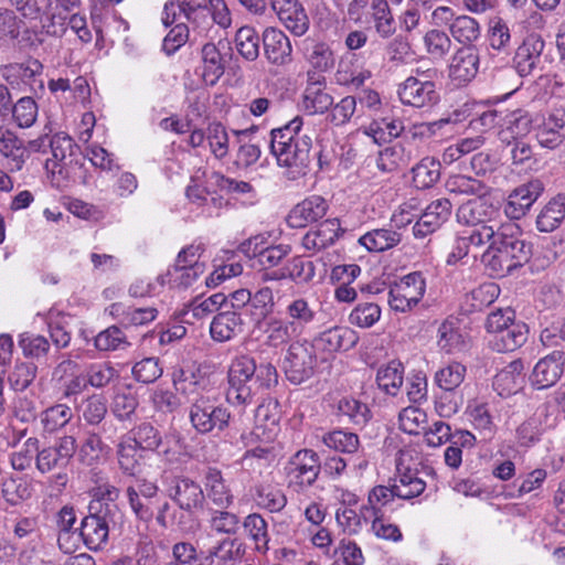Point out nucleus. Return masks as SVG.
Wrapping results in <instances>:
<instances>
[{"label":"nucleus","mask_w":565,"mask_h":565,"mask_svg":"<svg viewBox=\"0 0 565 565\" xmlns=\"http://www.w3.org/2000/svg\"><path fill=\"white\" fill-rule=\"evenodd\" d=\"M141 449L137 446L136 440L127 434L120 437L117 445L118 465L122 472L135 476L140 471L141 467Z\"/></svg>","instance_id":"obj_42"},{"label":"nucleus","mask_w":565,"mask_h":565,"mask_svg":"<svg viewBox=\"0 0 565 565\" xmlns=\"http://www.w3.org/2000/svg\"><path fill=\"white\" fill-rule=\"evenodd\" d=\"M478 70L479 54L472 46H463L451 57L449 76L458 85H462L475 78Z\"/></svg>","instance_id":"obj_26"},{"label":"nucleus","mask_w":565,"mask_h":565,"mask_svg":"<svg viewBox=\"0 0 565 565\" xmlns=\"http://www.w3.org/2000/svg\"><path fill=\"white\" fill-rule=\"evenodd\" d=\"M167 494L181 510L190 513L203 509L205 503L201 486L186 477H174L167 488Z\"/></svg>","instance_id":"obj_17"},{"label":"nucleus","mask_w":565,"mask_h":565,"mask_svg":"<svg viewBox=\"0 0 565 565\" xmlns=\"http://www.w3.org/2000/svg\"><path fill=\"white\" fill-rule=\"evenodd\" d=\"M318 366L316 344L306 340L290 342L285 358L284 372L292 384H301L311 379Z\"/></svg>","instance_id":"obj_5"},{"label":"nucleus","mask_w":565,"mask_h":565,"mask_svg":"<svg viewBox=\"0 0 565 565\" xmlns=\"http://www.w3.org/2000/svg\"><path fill=\"white\" fill-rule=\"evenodd\" d=\"M387 493L384 490L370 491V507L364 509V523H370V532L377 539L399 542L403 534L396 524L384 519L387 503Z\"/></svg>","instance_id":"obj_7"},{"label":"nucleus","mask_w":565,"mask_h":565,"mask_svg":"<svg viewBox=\"0 0 565 565\" xmlns=\"http://www.w3.org/2000/svg\"><path fill=\"white\" fill-rule=\"evenodd\" d=\"M205 271V265H196V267L173 265L166 275L158 277L161 285L169 284L173 288H188L192 286L201 275Z\"/></svg>","instance_id":"obj_48"},{"label":"nucleus","mask_w":565,"mask_h":565,"mask_svg":"<svg viewBox=\"0 0 565 565\" xmlns=\"http://www.w3.org/2000/svg\"><path fill=\"white\" fill-rule=\"evenodd\" d=\"M341 226L338 218H328L311 228L302 237L305 249L317 253L332 246L339 238Z\"/></svg>","instance_id":"obj_27"},{"label":"nucleus","mask_w":565,"mask_h":565,"mask_svg":"<svg viewBox=\"0 0 565 565\" xmlns=\"http://www.w3.org/2000/svg\"><path fill=\"white\" fill-rule=\"evenodd\" d=\"M402 241V234L392 228H375L359 238V243L369 252L380 253L395 247Z\"/></svg>","instance_id":"obj_46"},{"label":"nucleus","mask_w":565,"mask_h":565,"mask_svg":"<svg viewBox=\"0 0 565 565\" xmlns=\"http://www.w3.org/2000/svg\"><path fill=\"white\" fill-rule=\"evenodd\" d=\"M207 498L218 508L227 509L234 501V495L226 483L221 470L209 468L204 477Z\"/></svg>","instance_id":"obj_37"},{"label":"nucleus","mask_w":565,"mask_h":565,"mask_svg":"<svg viewBox=\"0 0 565 565\" xmlns=\"http://www.w3.org/2000/svg\"><path fill=\"white\" fill-rule=\"evenodd\" d=\"M425 290L423 275L418 271L411 273L390 287L388 305L394 311H409L423 299Z\"/></svg>","instance_id":"obj_10"},{"label":"nucleus","mask_w":565,"mask_h":565,"mask_svg":"<svg viewBox=\"0 0 565 565\" xmlns=\"http://www.w3.org/2000/svg\"><path fill=\"white\" fill-rule=\"evenodd\" d=\"M81 0H47L46 19L42 22V29L49 35L62 36L65 31L67 13L76 9Z\"/></svg>","instance_id":"obj_30"},{"label":"nucleus","mask_w":565,"mask_h":565,"mask_svg":"<svg viewBox=\"0 0 565 565\" xmlns=\"http://www.w3.org/2000/svg\"><path fill=\"white\" fill-rule=\"evenodd\" d=\"M32 482L21 477H9L1 482L2 498L11 505H18L32 498Z\"/></svg>","instance_id":"obj_53"},{"label":"nucleus","mask_w":565,"mask_h":565,"mask_svg":"<svg viewBox=\"0 0 565 565\" xmlns=\"http://www.w3.org/2000/svg\"><path fill=\"white\" fill-rule=\"evenodd\" d=\"M286 277L296 282H309L315 277V265L312 262L306 260L302 257H294L285 267L284 271L279 274L277 271L264 273L260 279L266 282Z\"/></svg>","instance_id":"obj_39"},{"label":"nucleus","mask_w":565,"mask_h":565,"mask_svg":"<svg viewBox=\"0 0 565 565\" xmlns=\"http://www.w3.org/2000/svg\"><path fill=\"white\" fill-rule=\"evenodd\" d=\"M109 447L102 440L97 433H88L78 448V460L87 466L94 467L108 454Z\"/></svg>","instance_id":"obj_52"},{"label":"nucleus","mask_w":565,"mask_h":565,"mask_svg":"<svg viewBox=\"0 0 565 565\" xmlns=\"http://www.w3.org/2000/svg\"><path fill=\"white\" fill-rule=\"evenodd\" d=\"M565 218V195L558 194L551 199L536 216V228L542 233H551L559 227Z\"/></svg>","instance_id":"obj_40"},{"label":"nucleus","mask_w":565,"mask_h":565,"mask_svg":"<svg viewBox=\"0 0 565 565\" xmlns=\"http://www.w3.org/2000/svg\"><path fill=\"white\" fill-rule=\"evenodd\" d=\"M397 94L402 104L416 108L430 107L439 99L434 82L413 75L398 85Z\"/></svg>","instance_id":"obj_16"},{"label":"nucleus","mask_w":565,"mask_h":565,"mask_svg":"<svg viewBox=\"0 0 565 565\" xmlns=\"http://www.w3.org/2000/svg\"><path fill=\"white\" fill-rule=\"evenodd\" d=\"M256 372V362L249 355L236 356L228 370L227 401L235 405H247L253 402L256 390L253 380Z\"/></svg>","instance_id":"obj_6"},{"label":"nucleus","mask_w":565,"mask_h":565,"mask_svg":"<svg viewBox=\"0 0 565 565\" xmlns=\"http://www.w3.org/2000/svg\"><path fill=\"white\" fill-rule=\"evenodd\" d=\"M544 185L541 180L533 179L515 188L508 196L503 212L509 221L522 218L541 196Z\"/></svg>","instance_id":"obj_15"},{"label":"nucleus","mask_w":565,"mask_h":565,"mask_svg":"<svg viewBox=\"0 0 565 565\" xmlns=\"http://www.w3.org/2000/svg\"><path fill=\"white\" fill-rule=\"evenodd\" d=\"M281 24L294 35L301 36L309 29V18L298 0H270Z\"/></svg>","instance_id":"obj_20"},{"label":"nucleus","mask_w":565,"mask_h":565,"mask_svg":"<svg viewBox=\"0 0 565 565\" xmlns=\"http://www.w3.org/2000/svg\"><path fill=\"white\" fill-rule=\"evenodd\" d=\"M545 42L539 34L527 35L516 49L513 63L521 76L530 75L541 62Z\"/></svg>","instance_id":"obj_24"},{"label":"nucleus","mask_w":565,"mask_h":565,"mask_svg":"<svg viewBox=\"0 0 565 565\" xmlns=\"http://www.w3.org/2000/svg\"><path fill=\"white\" fill-rule=\"evenodd\" d=\"M359 341L358 333L349 327L330 328L316 339L317 345L329 353L348 351Z\"/></svg>","instance_id":"obj_32"},{"label":"nucleus","mask_w":565,"mask_h":565,"mask_svg":"<svg viewBox=\"0 0 565 565\" xmlns=\"http://www.w3.org/2000/svg\"><path fill=\"white\" fill-rule=\"evenodd\" d=\"M43 64L34 57L23 62H13L2 65L0 74L12 87L36 93L44 89L42 79Z\"/></svg>","instance_id":"obj_9"},{"label":"nucleus","mask_w":565,"mask_h":565,"mask_svg":"<svg viewBox=\"0 0 565 565\" xmlns=\"http://www.w3.org/2000/svg\"><path fill=\"white\" fill-rule=\"evenodd\" d=\"M328 202L320 195H311L292 207L287 222L290 227H305L308 223L322 218L328 211Z\"/></svg>","instance_id":"obj_25"},{"label":"nucleus","mask_w":565,"mask_h":565,"mask_svg":"<svg viewBox=\"0 0 565 565\" xmlns=\"http://www.w3.org/2000/svg\"><path fill=\"white\" fill-rule=\"evenodd\" d=\"M111 315L120 318V321L126 326H143L153 321L157 317V309L153 307L147 308H128L127 310L120 303L111 305Z\"/></svg>","instance_id":"obj_57"},{"label":"nucleus","mask_w":565,"mask_h":565,"mask_svg":"<svg viewBox=\"0 0 565 565\" xmlns=\"http://www.w3.org/2000/svg\"><path fill=\"white\" fill-rule=\"evenodd\" d=\"M0 153L7 160L10 171H20L28 160V149L13 131L0 128Z\"/></svg>","instance_id":"obj_33"},{"label":"nucleus","mask_w":565,"mask_h":565,"mask_svg":"<svg viewBox=\"0 0 565 565\" xmlns=\"http://www.w3.org/2000/svg\"><path fill=\"white\" fill-rule=\"evenodd\" d=\"M321 440L324 446L338 452L354 454L360 448L359 436L344 429L324 433Z\"/></svg>","instance_id":"obj_55"},{"label":"nucleus","mask_w":565,"mask_h":565,"mask_svg":"<svg viewBox=\"0 0 565 565\" xmlns=\"http://www.w3.org/2000/svg\"><path fill=\"white\" fill-rule=\"evenodd\" d=\"M527 333L526 324L514 320L509 328L492 337L490 345L498 352H513L526 342Z\"/></svg>","instance_id":"obj_38"},{"label":"nucleus","mask_w":565,"mask_h":565,"mask_svg":"<svg viewBox=\"0 0 565 565\" xmlns=\"http://www.w3.org/2000/svg\"><path fill=\"white\" fill-rule=\"evenodd\" d=\"M77 449L76 438L65 435L58 438L53 446L38 448L36 469L41 473H49L55 469H64L70 463Z\"/></svg>","instance_id":"obj_13"},{"label":"nucleus","mask_w":565,"mask_h":565,"mask_svg":"<svg viewBox=\"0 0 565 565\" xmlns=\"http://www.w3.org/2000/svg\"><path fill=\"white\" fill-rule=\"evenodd\" d=\"M412 173L416 188H430L439 180L440 163L434 158L426 157L412 169Z\"/></svg>","instance_id":"obj_59"},{"label":"nucleus","mask_w":565,"mask_h":565,"mask_svg":"<svg viewBox=\"0 0 565 565\" xmlns=\"http://www.w3.org/2000/svg\"><path fill=\"white\" fill-rule=\"evenodd\" d=\"M238 53L247 61H255L259 55V36L252 26L239 28L235 35Z\"/></svg>","instance_id":"obj_62"},{"label":"nucleus","mask_w":565,"mask_h":565,"mask_svg":"<svg viewBox=\"0 0 565 565\" xmlns=\"http://www.w3.org/2000/svg\"><path fill=\"white\" fill-rule=\"evenodd\" d=\"M426 489V482L419 477L417 469L406 465L403 457L396 462V476L391 487L375 486L370 491L384 490L387 494V503L394 498L411 500L420 495Z\"/></svg>","instance_id":"obj_11"},{"label":"nucleus","mask_w":565,"mask_h":565,"mask_svg":"<svg viewBox=\"0 0 565 565\" xmlns=\"http://www.w3.org/2000/svg\"><path fill=\"white\" fill-rule=\"evenodd\" d=\"M253 499L258 508L269 512H280L287 504L284 491L270 483L255 486Z\"/></svg>","instance_id":"obj_47"},{"label":"nucleus","mask_w":565,"mask_h":565,"mask_svg":"<svg viewBox=\"0 0 565 565\" xmlns=\"http://www.w3.org/2000/svg\"><path fill=\"white\" fill-rule=\"evenodd\" d=\"M371 17L374 30L381 39H390L396 32L395 20L386 0H372Z\"/></svg>","instance_id":"obj_50"},{"label":"nucleus","mask_w":565,"mask_h":565,"mask_svg":"<svg viewBox=\"0 0 565 565\" xmlns=\"http://www.w3.org/2000/svg\"><path fill=\"white\" fill-rule=\"evenodd\" d=\"M201 55L202 78L205 84L214 85L224 73L222 55L214 43H205Z\"/></svg>","instance_id":"obj_51"},{"label":"nucleus","mask_w":565,"mask_h":565,"mask_svg":"<svg viewBox=\"0 0 565 565\" xmlns=\"http://www.w3.org/2000/svg\"><path fill=\"white\" fill-rule=\"evenodd\" d=\"M172 382L177 392L190 397L201 396L199 394V390L204 382L201 375L195 374L190 370H184L182 367H175L172 373Z\"/></svg>","instance_id":"obj_63"},{"label":"nucleus","mask_w":565,"mask_h":565,"mask_svg":"<svg viewBox=\"0 0 565 565\" xmlns=\"http://www.w3.org/2000/svg\"><path fill=\"white\" fill-rule=\"evenodd\" d=\"M564 362L565 353L563 351H553L541 359L531 374L532 385L537 390L553 386L563 374Z\"/></svg>","instance_id":"obj_23"},{"label":"nucleus","mask_w":565,"mask_h":565,"mask_svg":"<svg viewBox=\"0 0 565 565\" xmlns=\"http://www.w3.org/2000/svg\"><path fill=\"white\" fill-rule=\"evenodd\" d=\"M412 158V151L402 142H396L379 152L375 164L381 172L390 173L406 167Z\"/></svg>","instance_id":"obj_41"},{"label":"nucleus","mask_w":565,"mask_h":565,"mask_svg":"<svg viewBox=\"0 0 565 565\" xmlns=\"http://www.w3.org/2000/svg\"><path fill=\"white\" fill-rule=\"evenodd\" d=\"M278 403L269 401L260 404L255 413V428L254 435L266 441L274 439L278 431L279 415H278Z\"/></svg>","instance_id":"obj_36"},{"label":"nucleus","mask_w":565,"mask_h":565,"mask_svg":"<svg viewBox=\"0 0 565 565\" xmlns=\"http://www.w3.org/2000/svg\"><path fill=\"white\" fill-rule=\"evenodd\" d=\"M523 383V364L515 360L495 374L492 386L500 396L508 397L518 393Z\"/></svg>","instance_id":"obj_35"},{"label":"nucleus","mask_w":565,"mask_h":565,"mask_svg":"<svg viewBox=\"0 0 565 565\" xmlns=\"http://www.w3.org/2000/svg\"><path fill=\"white\" fill-rule=\"evenodd\" d=\"M493 232L491 226L482 225L475 228H466L456 235L451 250L448 253L446 263L447 265H456L458 262L468 256L470 248H480L486 245V239L489 238Z\"/></svg>","instance_id":"obj_21"},{"label":"nucleus","mask_w":565,"mask_h":565,"mask_svg":"<svg viewBox=\"0 0 565 565\" xmlns=\"http://www.w3.org/2000/svg\"><path fill=\"white\" fill-rule=\"evenodd\" d=\"M264 52L267 60L277 65H282L290 60L292 52L289 38L277 28H266L263 32Z\"/></svg>","instance_id":"obj_29"},{"label":"nucleus","mask_w":565,"mask_h":565,"mask_svg":"<svg viewBox=\"0 0 565 565\" xmlns=\"http://www.w3.org/2000/svg\"><path fill=\"white\" fill-rule=\"evenodd\" d=\"M181 12L192 29L198 30L199 34L206 35L207 31L212 28L206 0H183L181 2Z\"/></svg>","instance_id":"obj_44"},{"label":"nucleus","mask_w":565,"mask_h":565,"mask_svg":"<svg viewBox=\"0 0 565 565\" xmlns=\"http://www.w3.org/2000/svg\"><path fill=\"white\" fill-rule=\"evenodd\" d=\"M243 527L249 540L253 541L255 550L259 553H266L269 534L265 519L259 513H250L244 519Z\"/></svg>","instance_id":"obj_54"},{"label":"nucleus","mask_w":565,"mask_h":565,"mask_svg":"<svg viewBox=\"0 0 565 565\" xmlns=\"http://www.w3.org/2000/svg\"><path fill=\"white\" fill-rule=\"evenodd\" d=\"M451 211L452 204L448 199H437L429 203L413 226L414 236L423 238L437 231L449 220Z\"/></svg>","instance_id":"obj_19"},{"label":"nucleus","mask_w":565,"mask_h":565,"mask_svg":"<svg viewBox=\"0 0 565 565\" xmlns=\"http://www.w3.org/2000/svg\"><path fill=\"white\" fill-rule=\"evenodd\" d=\"M305 58L315 70L320 72L331 68L334 64L333 52L324 42H311L307 44Z\"/></svg>","instance_id":"obj_60"},{"label":"nucleus","mask_w":565,"mask_h":565,"mask_svg":"<svg viewBox=\"0 0 565 565\" xmlns=\"http://www.w3.org/2000/svg\"><path fill=\"white\" fill-rule=\"evenodd\" d=\"M338 415L344 416L350 423L359 426L365 425L371 412L366 404L352 397H343L338 403Z\"/></svg>","instance_id":"obj_64"},{"label":"nucleus","mask_w":565,"mask_h":565,"mask_svg":"<svg viewBox=\"0 0 565 565\" xmlns=\"http://www.w3.org/2000/svg\"><path fill=\"white\" fill-rule=\"evenodd\" d=\"M73 418V411L65 404L53 405L41 413V424L47 434L56 433Z\"/></svg>","instance_id":"obj_58"},{"label":"nucleus","mask_w":565,"mask_h":565,"mask_svg":"<svg viewBox=\"0 0 565 565\" xmlns=\"http://www.w3.org/2000/svg\"><path fill=\"white\" fill-rule=\"evenodd\" d=\"M244 321L236 310H226L214 316L210 333L214 341L226 342L243 332Z\"/></svg>","instance_id":"obj_31"},{"label":"nucleus","mask_w":565,"mask_h":565,"mask_svg":"<svg viewBox=\"0 0 565 565\" xmlns=\"http://www.w3.org/2000/svg\"><path fill=\"white\" fill-rule=\"evenodd\" d=\"M284 312L285 316H273L259 323L268 348L278 349L299 338L317 318L312 303L303 297L291 299Z\"/></svg>","instance_id":"obj_3"},{"label":"nucleus","mask_w":565,"mask_h":565,"mask_svg":"<svg viewBox=\"0 0 565 565\" xmlns=\"http://www.w3.org/2000/svg\"><path fill=\"white\" fill-rule=\"evenodd\" d=\"M231 418L232 413L226 405L207 396L194 397L189 411L192 427L203 435L224 431L230 426Z\"/></svg>","instance_id":"obj_4"},{"label":"nucleus","mask_w":565,"mask_h":565,"mask_svg":"<svg viewBox=\"0 0 565 565\" xmlns=\"http://www.w3.org/2000/svg\"><path fill=\"white\" fill-rule=\"evenodd\" d=\"M467 369L459 362H451L435 373V383L445 392H455L463 382Z\"/></svg>","instance_id":"obj_56"},{"label":"nucleus","mask_w":565,"mask_h":565,"mask_svg":"<svg viewBox=\"0 0 565 565\" xmlns=\"http://www.w3.org/2000/svg\"><path fill=\"white\" fill-rule=\"evenodd\" d=\"M302 126L303 118L296 116L270 131V152L289 180H297L309 172L312 140L307 135H300Z\"/></svg>","instance_id":"obj_2"},{"label":"nucleus","mask_w":565,"mask_h":565,"mask_svg":"<svg viewBox=\"0 0 565 565\" xmlns=\"http://www.w3.org/2000/svg\"><path fill=\"white\" fill-rule=\"evenodd\" d=\"M136 440L142 451H157L162 445L160 431L150 423H142L127 434Z\"/></svg>","instance_id":"obj_61"},{"label":"nucleus","mask_w":565,"mask_h":565,"mask_svg":"<svg viewBox=\"0 0 565 565\" xmlns=\"http://www.w3.org/2000/svg\"><path fill=\"white\" fill-rule=\"evenodd\" d=\"M376 383L384 393L396 396L404 383V365L398 360H392L379 367Z\"/></svg>","instance_id":"obj_45"},{"label":"nucleus","mask_w":565,"mask_h":565,"mask_svg":"<svg viewBox=\"0 0 565 565\" xmlns=\"http://www.w3.org/2000/svg\"><path fill=\"white\" fill-rule=\"evenodd\" d=\"M565 111L556 110L547 117L535 119L534 132L539 145L546 149H556L565 140Z\"/></svg>","instance_id":"obj_22"},{"label":"nucleus","mask_w":565,"mask_h":565,"mask_svg":"<svg viewBox=\"0 0 565 565\" xmlns=\"http://www.w3.org/2000/svg\"><path fill=\"white\" fill-rule=\"evenodd\" d=\"M449 32L455 41L471 46L481 36V25L475 18L466 14L456 17L450 24Z\"/></svg>","instance_id":"obj_49"},{"label":"nucleus","mask_w":565,"mask_h":565,"mask_svg":"<svg viewBox=\"0 0 565 565\" xmlns=\"http://www.w3.org/2000/svg\"><path fill=\"white\" fill-rule=\"evenodd\" d=\"M245 554L244 543L238 539L225 537L209 550L210 565H237Z\"/></svg>","instance_id":"obj_34"},{"label":"nucleus","mask_w":565,"mask_h":565,"mask_svg":"<svg viewBox=\"0 0 565 565\" xmlns=\"http://www.w3.org/2000/svg\"><path fill=\"white\" fill-rule=\"evenodd\" d=\"M533 119L523 109H515L503 118L504 128L500 131V139L511 143L510 139L516 140L526 136L532 129Z\"/></svg>","instance_id":"obj_43"},{"label":"nucleus","mask_w":565,"mask_h":565,"mask_svg":"<svg viewBox=\"0 0 565 565\" xmlns=\"http://www.w3.org/2000/svg\"><path fill=\"white\" fill-rule=\"evenodd\" d=\"M113 510H117L116 504L107 503L105 512L99 511L82 520L79 535L87 548L98 551L107 544L110 526L109 514Z\"/></svg>","instance_id":"obj_14"},{"label":"nucleus","mask_w":565,"mask_h":565,"mask_svg":"<svg viewBox=\"0 0 565 565\" xmlns=\"http://www.w3.org/2000/svg\"><path fill=\"white\" fill-rule=\"evenodd\" d=\"M320 469L321 465L317 452L311 449L297 451L286 466L289 487L296 491L311 487L316 482Z\"/></svg>","instance_id":"obj_8"},{"label":"nucleus","mask_w":565,"mask_h":565,"mask_svg":"<svg viewBox=\"0 0 565 565\" xmlns=\"http://www.w3.org/2000/svg\"><path fill=\"white\" fill-rule=\"evenodd\" d=\"M494 212L493 205L479 195V198L461 204L457 210L456 217L459 224L475 228L489 225L487 222L491 220Z\"/></svg>","instance_id":"obj_28"},{"label":"nucleus","mask_w":565,"mask_h":565,"mask_svg":"<svg viewBox=\"0 0 565 565\" xmlns=\"http://www.w3.org/2000/svg\"><path fill=\"white\" fill-rule=\"evenodd\" d=\"M264 238L262 236L250 237L239 244L238 250L246 257L253 258V267H259V270H267L277 267L284 258L291 253L290 245L279 244L271 246H263Z\"/></svg>","instance_id":"obj_12"},{"label":"nucleus","mask_w":565,"mask_h":565,"mask_svg":"<svg viewBox=\"0 0 565 565\" xmlns=\"http://www.w3.org/2000/svg\"><path fill=\"white\" fill-rule=\"evenodd\" d=\"M333 105V97L328 92L326 78L316 72H308V79L302 93V107L309 115L324 114Z\"/></svg>","instance_id":"obj_18"},{"label":"nucleus","mask_w":565,"mask_h":565,"mask_svg":"<svg viewBox=\"0 0 565 565\" xmlns=\"http://www.w3.org/2000/svg\"><path fill=\"white\" fill-rule=\"evenodd\" d=\"M490 226L493 233L486 239L489 245L481 260L491 275L504 277L530 260L532 245L522 238V230L515 222Z\"/></svg>","instance_id":"obj_1"}]
</instances>
